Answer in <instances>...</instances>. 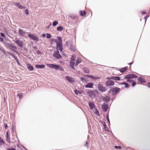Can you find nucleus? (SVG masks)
<instances>
[{
	"instance_id": "nucleus-1",
	"label": "nucleus",
	"mask_w": 150,
	"mask_h": 150,
	"mask_svg": "<svg viewBox=\"0 0 150 150\" xmlns=\"http://www.w3.org/2000/svg\"><path fill=\"white\" fill-rule=\"evenodd\" d=\"M57 38L58 41H56L57 44L56 48L57 51L59 50L60 52H61L63 50L62 38L58 36Z\"/></svg>"
},
{
	"instance_id": "nucleus-2",
	"label": "nucleus",
	"mask_w": 150,
	"mask_h": 150,
	"mask_svg": "<svg viewBox=\"0 0 150 150\" xmlns=\"http://www.w3.org/2000/svg\"><path fill=\"white\" fill-rule=\"evenodd\" d=\"M66 45L69 48L71 51L75 52L76 50L75 45L72 41L69 40L67 41Z\"/></svg>"
},
{
	"instance_id": "nucleus-3",
	"label": "nucleus",
	"mask_w": 150,
	"mask_h": 150,
	"mask_svg": "<svg viewBox=\"0 0 150 150\" xmlns=\"http://www.w3.org/2000/svg\"><path fill=\"white\" fill-rule=\"evenodd\" d=\"M46 65L50 68L54 69L55 70L59 69L62 71H64V69L63 67H60L59 65L53 64H47Z\"/></svg>"
},
{
	"instance_id": "nucleus-4",
	"label": "nucleus",
	"mask_w": 150,
	"mask_h": 150,
	"mask_svg": "<svg viewBox=\"0 0 150 150\" xmlns=\"http://www.w3.org/2000/svg\"><path fill=\"white\" fill-rule=\"evenodd\" d=\"M137 77L136 75L132 74L126 76L124 77V79L127 80V82L131 83L132 81V80H131L132 79L137 78Z\"/></svg>"
},
{
	"instance_id": "nucleus-5",
	"label": "nucleus",
	"mask_w": 150,
	"mask_h": 150,
	"mask_svg": "<svg viewBox=\"0 0 150 150\" xmlns=\"http://www.w3.org/2000/svg\"><path fill=\"white\" fill-rule=\"evenodd\" d=\"M7 47L8 48L10 49L12 51L16 53L17 54L18 53V52L16 50L17 49V47L14 46L13 44L10 43H6Z\"/></svg>"
},
{
	"instance_id": "nucleus-6",
	"label": "nucleus",
	"mask_w": 150,
	"mask_h": 150,
	"mask_svg": "<svg viewBox=\"0 0 150 150\" xmlns=\"http://www.w3.org/2000/svg\"><path fill=\"white\" fill-rule=\"evenodd\" d=\"M98 89L99 91L101 92L105 91L107 90L105 87L102 84H99L98 86Z\"/></svg>"
},
{
	"instance_id": "nucleus-7",
	"label": "nucleus",
	"mask_w": 150,
	"mask_h": 150,
	"mask_svg": "<svg viewBox=\"0 0 150 150\" xmlns=\"http://www.w3.org/2000/svg\"><path fill=\"white\" fill-rule=\"evenodd\" d=\"M53 55L54 57L57 59H59L62 58V57L59 54L58 51H57L56 52H54Z\"/></svg>"
},
{
	"instance_id": "nucleus-8",
	"label": "nucleus",
	"mask_w": 150,
	"mask_h": 150,
	"mask_svg": "<svg viewBox=\"0 0 150 150\" xmlns=\"http://www.w3.org/2000/svg\"><path fill=\"white\" fill-rule=\"evenodd\" d=\"M114 82L111 80H108L105 82V85L107 87L112 86L114 85Z\"/></svg>"
},
{
	"instance_id": "nucleus-9",
	"label": "nucleus",
	"mask_w": 150,
	"mask_h": 150,
	"mask_svg": "<svg viewBox=\"0 0 150 150\" xmlns=\"http://www.w3.org/2000/svg\"><path fill=\"white\" fill-rule=\"evenodd\" d=\"M28 36L33 40L36 41L38 40V38L34 34H28Z\"/></svg>"
},
{
	"instance_id": "nucleus-10",
	"label": "nucleus",
	"mask_w": 150,
	"mask_h": 150,
	"mask_svg": "<svg viewBox=\"0 0 150 150\" xmlns=\"http://www.w3.org/2000/svg\"><path fill=\"white\" fill-rule=\"evenodd\" d=\"M15 42L21 47H22L23 46V42L22 41L17 39Z\"/></svg>"
},
{
	"instance_id": "nucleus-11",
	"label": "nucleus",
	"mask_w": 150,
	"mask_h": 150,
	"mask_svg": "<svg viewBox=\"0 0 150 150\" xmlns=\"http://www.w3.org/2000/svg\"><path fill=\"white\" fill-rule=\"evenodd\" d=\"M120 90V88L117 87L113 88L112 91V95H114L116 94Z\"/></svg>"
},
{
	"instance_id": "nucleus-12",
	"label": "nucleus",
	"mask_w": 150,
	"mask_h": 150,
	"mask_svg": "<svg viewBox=\"0 0 150 150\" xmlns=\"http://www.w3.org/2000/svg\"><path fill=\"white\" fill-rule=\"evenodd\" d=\"M75 64V59H71L70 62L69 66L73 70L75 69L74 65Z\"/></svg>"
},
{
	"instance_id": "nucleus-13",
	"label": "nucleus",
	"mask_w": 150,
	"mask_h": 150,
	"mask_svg": "<svg viewBox=\"0 0 150 150\" xmlns=\"http://www.w3.org/2000/svg\"><path fill=\"white\" fill-rule=\"evenodd\" d=\"M88 105L91 110H92L95 108V105L93 102H89Z\"/></svg>"
},
{
	"instance_id": "nucleus-14",
	"label": "nucleus",
	"mask_w": 150,
	"mask_h": 150,
	"mask_svg": "<svg viewBox=\"0 0 150 150\" xmlns=\"http://www.w3.org/2000/svg\"><path fill=\"white\" fill-rule=\"evenodd\" d=\"M108 105L107 104H103L102 105V108L104 112H106L108 108Z\"/></svg>"
},
{
	"instance_id": "nucleus-15",
	"label": "nucleus",
	"mask_w": 150,
	"mask_h": 150,
	"mask_svg": "<svg viewBox=\"0 0 150 150\" xmlns=\"http://www.w3.org/2000/svg\"><path fill=\"white\" fill-rule=\"evenodd\" d=\"M28 70L30 71H32L33 70L34 68L30 64L27 63L26 64Z\"/></svg>"
},
{
	"instance_id": "nucleus-16",
	"label": "nucleus",
	"mask_w": 150,
	"mask_h": 150,
	"mask_svg": "<svg viewBox=\"0 0 150 150\" xmlns=\"http://www.w3.org/2000/svg\"><path fill=\"white\" fill-rule=\"evenodd\" d=\"M25 33V32L23 31V30L21 29H19L18 30V34L21 36H24Z\"/></svg>"
},
{
	"instance_id": "nucleus-17",
	"label": "nucleus",
	"mask_w": 150,
	"mask_h": 150,
	"mask_svg": "<svg viewBox=\"0 0 150 150\" xmlns=\"http://www.w3.org/2000/svg\"><path fill=\"white\" fill-rule=\"evenodd\" d=\"M93 85V83H89L85 85V87L86 88H91Z\"/></svg>"
},
{
	"instance_id": "nucleus-18",
	"label": "nucleus",
	"mask_w": 150,
	"mask_h": 150,
	"mask_svg": "<svg viewBox=\"0 0 150 150\" xmlns=\"http://www.w3.org/2000/svg\"><path fill=\"white\" fill-rule=\"evenodd\" d=\"M138 81L139 82L141 83H143L146 82L145 80L142 77H139L138 79Z\"/></svg>"
},
{
	"instance_id": "nucleus-19",
	"label": "nucleus",
	"mask_w": 150,
	"mask_h": 150,
	"mask_svg": "<svg viewBox=\"0 0 150 150\" xmlns=\"http://www.w3.org/2000/svg\"><path fill=\"white\" fill-rule=\"evenodd\" d=\"M111 79L115 80V81H120V78L117 76H111Z\"/></svg>"
},
{
	"instance_id": "nucleus-20",
	"label": "nucleus",
	"mask_w": 150,
	"mask_h": 150,
	"mask_svg": "<svg viewBox=\"0 0 150 150\" xmlns=\"http://www.w3.org/2000/svg\"><path fill=\"white\" fill-rule=\"evenodd\" d=\"M35 67L37 68H44L45 67V66L43 64L42 65H36L35 66Z\"/></svg>"
},
{
	"instance_id": "nucleus-21",
	"label": "nucleus",
	"mask_w": 150,
	"mask_h": 150,
	"mask_svg": "<svg viewBox=\"0 0 150 150\" xmlns=\"http://www.w3.org/2000/svg\"><path fill=\"white\" fill-rule=\"evenodd\" d=\"M14 5L16 6H17L20 9H22L24 8L21 6L19 3H16L14 4Z\"/></svg>"
},
{
	"instance_id": "nucleus-22",
	"label": "nucleus",
	"mask_w": 150,
	"mask_h": 150,
	"mask_svg": "<svg viewBox=\"0 0 150 150\" xmlns=\"http://www.w3.org/2000/svg\"><path fill=\"white\" fill-rule=\"evenodd\" d=\"M66 78L70 82H73L74 81V79L69 76H66Z\"/></svg>"
},
{
	"instance_id": "nucleus-23",
	"label": "nucleus",
	"mask_w": 150,
	"mask_h": 150,
	"mask_svg": "<svg viewBox=\"0 0 150 150\" xmlns=\"http://www.w3.org/2000/svg\"><path fill=\"white\" fill-rule=\"evenodd\" d=\"M6 141H7L9 143H11L10 138L9 136V135L8 134V132H7L6 134Z\"/></svg>"
},
{
	"instance_id": "nucleus-24",
	"label": "nucleus",
	"mask_w": 150,
	"mask_h": 150,
	"mask_svg": "<svg viewBox=\"0 0 150 150\" xmlns=\"http://www.w3.org/2000/svg\"><path fill=\"white\" fill-rule=\"evenodd\" d=\"M128 67H125L123 68L119 69V71L122 73H123L127 69Z\"/></svg>"
},
{
	"instance_id": "nucleus-25",
	"label": "nucleus",
	"mask_w": 150,
	"mask_h": 150,
	"mask_svg": "<svg viewBox=\"0 0 150 150\" xmlns=\"http://www.w3.org/2000/svg\"><path fill=\"white\" fill-rule=\"evenodd\" d=\"M86 76L88 77H90L92 79H99V78H100V77H95V76H94L91 75H87Z\"/></svg>"
},
{
	"instance_id": "nucleus-26",
	"label": "nucleus",
	"mask_w": 150,
	"mask_h": 150,
	"mask_svg": "<svg viewBox=\"0 0 150 150\" xmlns=\"http://www.w3.org/2000/svg\"><path fill=\"white\" fill-rule=\"evenodd\" d=\"M80 14L81 16H84L86 15V12L84 11H81L80 12Z\"/></svg>"
},
{
	"instance_id": "nucleus-27",
	"label": "nucleus",
	"mask_w": 150,
	"mask_h": 150,
	"mask_svg": "<svg viewBox=\"0 0 150 150\" xmlns=\"http://www.w3.org/2000/svg\"><path fill=\"white\" fill-rule=\"evenodd\" d=\"M83 71L86 73L89 74L90 73L89 69L86 67H84L83 69Z\"/></svg>"
},
{
	"instance_id": "nucleus-28",
	"label": "nucleus",
	"mask_w": 150,
	"mask_h": 150,
	"mask_svg": "<svg viewBox=\"0 0 150 150\" xmlns=\"http://www.w3.org/2000/svg\"><path fill=\"white\" fill-rule=\"evenodd\" d=\"M5 142L2 138L0 137V147L2 145L4 144Z\"/></svg>"
},
{
	"instance_id": "nucleus-29",
	"label": "nucleus",
	"mask_w": 150,
	"mask_h": 150,
	"mask_svg": "<svg viewBox=\"0 0 150 150\" xmlns=\"http://www.w3.org/2000/svg\"><path fill=\"white\" fill-rule=\"evenodd\" d=\"M110 99V98L109 97L107 96L103 98V100L106 102H108L109 100Z\"/></svg>"
},
{
	"instance_id": "nucleus-30",
	"label": "nucleus",
	"mask_w": 150,
	"mask_h": 150,
	"mask_svg": "<svg viewBox=\"0 0 150 150\" xmlns=\"http://www.w3.org/2000/svg\"><path fill=\"white\" fill-rule=\"evenodd\" d=\"M74 93L75 94L77 95L79 94H81V92L76 90H74Z\"/></svg>"
},
{
	"instance_id": "nucleus-31",
	"label": "nucleus",
	"mask_w": 150,
	"mask_h": 150,
	"mask_svg": "<svg viewBox=\"0 0 150 150\" xmlns=\"http://www.w3.org/2000/svg\"><path fill=\"white\" fill-rule=\"evenodd\" d=\"M23 96V93H18L17 95V96L20 99Z\"/></svg>"
},
{
	"instance_id": "nucleus-32",
	"label": "nucleus",
	"mask_w": 150,
	"mask_h": 150,
	"mask_svg": "<svg viewBox=\"0 0 150 150\" xmlns=\"http://www.w3.org/2000/svg\"><path fill=\"white\" fill-rule=\"evenodd\" d=\"M94 112L97 115L99 114V111L98 109L95 108V109L93 110Z\"/></svg>"
},
{
	"instance_id": "nucleus-33",
	"label": "nucleus",
	"mask_w": 150,
	"mask_h": 150,
	"mask_svg": "<svg viewBox=\"0 0 150 150\" xmlns=\"http://www.w3.org/2000/svg\"><path fill=\"white\" fill-rule=\"evenodd\" d=\"M63 28L61 26H59L57 28V30L58 31H61L63 30Z\"/></svg>"
},
{
	"instance_id": "nucleus-34",
	"label": "nucleus",
	"mask_w": 150,
	"mask_h": 150,
	"mask_svg": "<svg viewBox=\"0 0 150 150\" xmlns=\"http://www.w3.org/2000/svg\"><path fill=\"white\" fill-rule=\"evenodd\" d=\"M121 84L122 85L124 84L125 85V87L126 88H128L129 86V85L126 82H124L122 83H121Z\"/></svg>"
},
{
	"instance_id": "nucleus-35",
	"label": "nucleus",
	"mask_w": 150,
	"mask_h": 150,
	"mask_svg": "<svg viewBox=\"0 0 150 150\" xmlns=\"http://www.w3.org/2000/svg\"><path fill=\"white\" fill-rule=\"evenodd\" d=\"M58 24V22L57 21H54L52 23V25L54 26H55Z\"/></svg>"
},
{
	"instance_id": "nucleus-36",
	"label": "nucleus",
	"mask_w": 150,
	"mask_h": 150,
	"mask_svg": "<svg viewBox=\"0 0 150 150\" xmlns=\"http://www.w3.org/2000/svg\"><path fill=\"white\" fill-rule=\"evenodd\" d=\"M0 50L4 53H5V51L4 48L2 47L1 46L0 47Z\"/></svg>"
},
{
	"instance_id": "nucleus-37",
	"label": "nucleus",
	"mask_w": 150,
	"mask_h": 150,
	"mask_svg": "<svg viewBox=\"0 0 150 150\" xmlns=\"http://www.w3.org/2000/svg\"><path fill=\"white\" fill-rule=\"evenodd\" d=\"M16 60V62H18V59L17 57L16 56H15L14 54L13 55V56H12Z\"/></svg>"
},
{
	"instance_id": "nucleus-38",
	"label": "nucleus",
	"mask_w": 150,
	"mask_h": 150,
	"mask_svg": "<svg viewBox=\"0 0 150 150\" xmlns=\"http://www.w3.org/2000/svg\"><path fill=\"white\" fill-rule=\"evenodd\" d=\"M84 146L86 147L88 149V143L87 141H86V143L84 145Z\"/></svg>"
},
{
	"instance_id": "nucleus-39",
	"label": "nucleus",
	"mask_w": 150,
	"mask_h": 150,
	"mask_svg": "<svg viewBox=\"0 0 150 150\" xmlns=\"http://www.w3.org/2000/svg\"><path fill=\"white\" fill-rule=\"evenodd\" d=\"M46 37L47 38H50L51 37V35L49 33H47Z\"/></svg>"
},
{
	"instance_id": "nucleus-40",
	"label": "nucleus",
	"mask_w": 150,
	"mask_h": 150,
	"mask_svg": "<svg viewBox=\"0 0 150 150\" xmlns=\"http://www.w3.org/2000/svg\"><path fill=\"white\" fill-rule=\"evenodd\" d=\"M76 62L79 64L81 62V60L80 59H77Z\"/></svg>"
},
{
	"instance_id": "nucleus-41",
	"label": "nucleus",
	"mask_w": 150,
	"mask_h": 150,
	"mask_svg": "<svg viewBox=\"0 0 150 150\" xmlns=\"http://www.w3.org/2000/svg\"><path fill=\"white\" fill-rule=\"evenodd\" d=\"M114 147L116 149H120L121 148V147L120 146H114Z\"/></svg>"
},
{
	"instance_id": "nucleus-42",
	"label": "nucleus",
	"mask_w": 150,
	"mask_h": 150,
	"mask_svg": "<svg viewBox=\"0 0 150 150\" xmlns=\"http://www.w3.org/2000/svg\"><path fill=\"white\" fill-rule=\"evenodd\" d=\"M106 119L108 121L109 123H110V121L109 118V116L108 114H107L106 115Z\"/></svg>"
},
{
	"instance_id": "nucleus-43",
	"label": "nucleus",
	"mask_w": 150,
	"mask_h": 150,
	"mask_svg": "<svg viewBox=\"0 0 150 150\" xmlns=\"http://www.w3.org/2000/svg\"><path fill=\"white\" fill-rule=\"evenodd\" d=\"M7 53L9 54V55H10V56H13V54H11L10 52H7Z\"/></svg>"
},
{
	"instance_id": "nucleus-44",
	"label": "nucleus",
	"mask_w": 150,
	"mask_h": 150,
	"mask_svg": "<svg viewBox=\"0 0 150 150\" xmlns=\"http://www.w3.org/2000/svg\"><path fill=\"white\" fill-rule=\"evenodd\" d=\"M25 13L27 14V15H28L29 14V12H28V9H26L25 10Z\"/></svg>"
},
{
	"instance_id": "nucleus-45",
	"label": "nucleus",
	"mask_w": 150,
	"mask_h": 150,
	"mask_svg": "<svg viewBox=\"0 0 150 150\" xmlns=\"http://www.w3.org/2000/svg\"><path fill=\"white\" fill-rule=\"evenodd\" d=\"M0 35H1V36L3 37H4L5 36L4 34L3 33H0Z\"/></svg>"
},
{
	"instance_id": "nucleus-46",
	"label": "nucleus",
	"mask_w": 150,
	"mask_h": 150,
	"mask_svg": "<svg viewBox=\"0 0 150 150\" xmlns=\"http://www.w3.org/2000/svg\"><path fill=\"white\" fill-rule=\"evenodd\" d=\"M136 84V83L135 82H134L132 84V85L133 87Z\"/></svg>"
},
{
	"instance_id": "nucleus-47",
	"label": "nucleus",
	"mask_w": 150,
	"mask_h": 150,
	"mask_svg": "<svg viewBox=\"0 0 150 150\" xmlns=\"http://www.w3.org/2000/svg\"><path fill=\"white\" fill-rule=\"evenodd\" d=\"M4 127L6 129L8 127V126L7 124L5 123L4 124Z\"/></svg>"
},
{
	"instance_id": "nucleus-48",
	"label": "nucleus",
	"mask_w": 150,
	"mask_h": 150,
	"mask_svg": "<svg viewBox=\"0 0 150 150\" xmlns=\"http://www.w3.org/2000/svg\"><path fill=\"white\" fill-rule=\"evenodd\" d=\"M8 150H16V149L14 148H8Z\"/></svg>"
},
{
	"instance_id": "nucleus-49",
	"label": "nucleus",
	"mask_w": 150,
	"mask_h": 150,
	"mask_svg": "<svg viewBox=\"0 0 150 150\" xmlns=\"http://www.w3.org/2000/svg\"><path fill=\"white\" fill-rule=\"evenodd\" d=\"M80 79H81V80L82 81H83V80H84V81L86 80L85 78H83V77H81L80 78Z\"/></svg>"
},
{
	"instance_id": "nucleus-50",
	"label": "nucleus",
	"mask_w": 150,
	"mask_h": 150,
	"mask_svg": "<svg viewBox=\"0 0 150 150\" xmlns=\"http://www.w3.org/2000/svg\"><path fill=\"white\" fill-rule=\"evenodd\" d=\"M0 41L2 42H3V39L1 37H0Z\"/></svg>"
},
{
	"instance_id": "nucleus-51",
	"label": "nucleus",
	"mask_w": 150,
	"mask_h": 150,
	"mask_svg": "<svg viewBox=\"0 0 150 150\" xmlns=\"http://www.w3.org/2000/svg\"><path fill=\"white\" fill-rule=\"evenodd\" d=\"M42 37H45L46 35H45V34H42Z\"/></svg>"
},
{
	"instance_id": "nucleus-52",
	"label": "nucleus",
	"mask_w": 150,
	"mask_h": 150,
	"mask_svg": "<svg viewBox=\"0 0 150 150\" xmlns=\"http://www.w3.org/2000/svg\"><path fill=\"white\" fill-rule=\"evenodd\" d=\"M146 14V13L145 12H143L142 13V14Z\"/></svg>"
},
{
	"instance_id": "nucleus-53",
	"label": "nucleus",
	"mask_w": 150,
	"mask_h": 150,
	"mask_svg": "<svg viewBox=\"0 0 150 150\" xmlns=\"http://www.w3.org/2000/svg\"><path fill=\"white\" fill-rule=\"evenodd\" d=\"M148 86L150 88V82L148 84Z\"/></svg>"
},
{
	"instance_id": "nucleus-54",
	"label": "nucleus",
	"mask_w": 150,
	"mask_h": 150,
	"mask_svg": "<svg viewBox=\"0 0 150 150\" xmlns=\"http://www.w3.org/2000/svg\"><path fill=\"white\" fill-rule=\"evenodd\" d=\"M106 79H111V77H107L106 78Z\"/></svg>"
},
{
	"instance_id": "nucleus-55",
	"label": "nucleus",
	"mask_w": 150,
	"mask_h": 150,
	"mask_svg": "<svg viewBox=\"0 0 150 150\" xmlns=\"http://www.w3.org/2000/svg\"><path fill=\"white\" fill-rule=\"evenodd\" d=\"M78 64H79L78 63H77L76 62V64H75L76 66H77L78 65Z\"/></svg>"
},
{
	"instance_id": "nucleus-56",
	"label": "nucleus",
	"mask_w": 150,
	"mask_h": 150,
	"mask_svg": "<svg viewBox=\"0 0 150 150\" xmlns=\"http://www.w3.org/2000/svg\"><path fill=\"white\" fill-rule=\"evenodd\" d=\"M17 63H18V64L19 65H20V63H19V61H18V62H17Z\"/></svg>"
},
{
	"instance_id": "nucleus-57",
	"label": "nucleus",
	"mask_w": 150,
	"mask_h": 150,
	"mask_svg": "<svg viewBox=\"0 0 150 150\" xmlns=\"http://www.w3.org/2000/svg\"><path fill=\"white\" fill-rule=\"evenodd\" d=\"M132 62H131V63H130L129 64V65H131L132 64Z\"/></svg>"
},
{
	"instance_id": "nucleus-58",
	"label": "nucleus",
	"mask_w": 150,
	"mask_h": 150,
	"mask_svg": "<svg viewBox=\"0 0 150 150\" xmlns=\"http://www.w3.org/2000/svg\"><path fill=\"white\" fill-rule=\"evenodd\" d=\"M145 18H146V17H145L144 18L145 19Z\"/></svg>"
},
{
	"instance_id": "nucleus-59",
	"label": "nucleus",
	"mask_w": 150,
	"mask_h": 150,
	"mask_svg": "<svg viewBox=\"0 0 150 150\" xmlns=\"http://www.w3.org/2000/svg\"><path fill=\"white\" fill-rule=\"evenodd\" d=\"M1 46H0V47Z\"/></svg>"
}]
</instances>
